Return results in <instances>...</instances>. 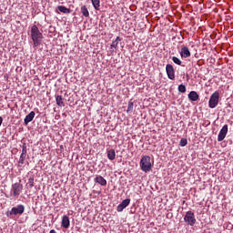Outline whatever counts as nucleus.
Wrapping results in <instances>:
<instances>
[{"label":"nucleus","mask_w":233,"mask_h":233,"mask_svg":"<svg viewBox=\"0 0 233 233\" xmlns=\"http://www.w3.org/2000/svg\"><path fill=\"white\" fill-rule=\"evenodd\" d=\"M31 39L33 40L34 46H39L41 41H43V33H40L37 25L31 27Z\"/></svg>","instance_id":"nucleus-1"},{"label":"nucleus","mask_w":233,"mask_h":233,"mask_svg":"<svg viewBox=\"0 0 233 233\" xmlns=\"http://www.w3.org/2000/svg\"><path fill=\"white\" fill-rule=\"evenodd\" d=\"M140 168L143 172H150L152 170V158L150 156H143L140 160Z\"/></svg>","instance_id":"nucleus-2"},{"label":"nucleus","mask_w":233,"mask_h":233,"mask_svg":"<svg viewBox=\"0 0 233 233\" xmlns=\"http://www.w3.org/2000/svg\"><path fill=\"white\" fill-rule=\"evenodd\" d=\"M21 192H23V184H20V182H16L11 187L10 198L17 199V198L21 196Z\"/></svg>","instance_id":"nucleus-3"},{"label":"nucleus","mask_w":233,"mask_h":233,"mask_svg":"<svg viewBox=\"0 0 233 233\" xmlns=\"http://www.w3.org/2000/svg\"><path fill=\"white\" fill-rule=\"evenodd\" d=\"M25 213V206L24 205H18L16 207L12 208L11 210L6 212L7 218H12V216H21Z\"/></svg>","instance_id":"nucleus-4"},{"label":"nucleus","mask_w":233,"mask_h":233,"mask_svg":"<svg viewBox=\"0 0 233 233\" xmlns=\"http://www.w3.org/2000/svg\"><path fill=\"white\" fill-rule=\"evenodd\" d=\"M218 104H219V92L216 91L211 95L209 98L208 106L209 108H216V106H218Z\"/></svg>","instance_id":"nucleus-5"},{"label":"nucleus","mask_w":233,"mask_h":233,"mask_svg":"<svg viewBox=\"0 0 233 233\" xmlns=\"http://www.w3.org/2000/svg\"><path fill=\"white\" fill-rule=\"evenodd\" d=\"M184 221L187 225L194 227V225H196V215H194V212L187 211L184 217Z\"/></svg>","instance_id":"nucleus-6"},{"label":"nucleus","mask_w":233,"mask_h":233,"mask_svg":"<svg viewBox=\"0 0 233 233\" xmlns=\"http://www.w3.org/2000/svg\"><path fill=\"white\" fill-rule=\"evenodd\" d=\"M166 72L167 74L168 79H171V80L176 79V71L174 70V66L167 64L166 66Z\"/></svg>","instance_id":"nucleus-7"},{"label":"nucleus","mask_w":233,"mask_h":233,"mask_svg":"<svg viewBox=\"0 0 233 233\" xmlns=\"http://www.w3.org/2000/svg\"><path fill=\"white\" fill-rule=\"evenodd\" d=\"M228 132V126L224 125L218 133V141H223V139H225V137H227Z\"/></svg>","instance_id":"nucleus-8"},{"label":"nucleus","mask_w":233,"mask_h":233,"mask_svg":"<svg viewBox=\"0 0 233 233\" xmlns=\"http://www.w3.org/2000/svg\"><path fill=\"white\" fill-rule=\"evenodd\" d=\"M190 56H191L190 49H188L187 46H182L180 50V56L182 57V59H188Z\"/></svg>","instance_id":"nucleus-9"},{"label":"nucleus","mask_w":233,"mask_h":233,"mask_svg":"<svg viewBox=\"0 0 233 233\" xmlns=\"http://www.w3.org/2000/svg\"><path fill=\"white\" fill-rule=\"evenodd\" d=\"M130 205V198L123 200L116 208L117 212H123Z\"/></svg>","instance_id":"nucleus-10"},{"label":"nucleus","mask_w":233,"mask_h":233,"mask_svg":"<svg viewBox=\"0 0 233 233\" xmlns=\"http://www.w3.org/2000/svg\"><path fill=\"white\" fill-rule=\"evenodd\" d=\"M95 183H98L101 187H106V179L102 176H96L94 179Z\"/></svg>","instance_id":"nucleus-11"},{"label":"nucleus","mask_w":233,"mask_h":233,"mask_svg":"<svg viewBox=\"0 0 233 233\" xmlns=\"http://www.w3.org/2000/svg\"><path fill=\"white\" fill-rule=\"evenodd\" d=\"M34 117H35V112L31 111L28 115H26L24 123L25 125H28L31 121H34Z\"/></svg>","instance_id":"nucleus-12"},{"label":"nucleus","mask_w":233,"mask_h":233,"mask_svg":"<svg viewBox=\"0 0 233 233\" xmlns=\"http://www.w3.org/2000/svg\"><path fill=\"white\" fill-rule=\"evenodd\" d=\"M62 227L64 228H70V218H68V216H64L62 218Z\"/></svg>","instance_id":"nucleus-13"},{"label":"nucleus","mask_w":233,"mask_h":233,"mask_svg":"<svg viewBox=\"0 0 233 233\" xmlns=\"http://www.w3.org/2000/svg\"><path fill=\"white\" fill-rule=\"evenodd\" d=\"M187 96L190 101H198L199 99V95L196 91H191Z\"/></svg>","instance_id":"nucleus-14"},{"label":"nucleus","mask_w":233,"mask_h":233,"mask_svg":"<svg viewBox=\"0 0 233 233\" xmlns=\"http://www.w3.org/2000/svg\"><path fill=\"white\" fill-rule=\"evenodd\" d=\"M56 101L57 106H65V102H63V96L57 95L56 96Z\"/></svg>","instance_id":"nucleus-15"},{"label":"nucleus","mask_w":233,"mask_h":233,"mask_svg":"<svg viewBox=\"0 0 233 233\" xmlns=\"http://www.w3.org/2000/svg\"><path fill=\"white\" fill-rule=\"evenodd\" d=\"M107 157L110 161H114L116 159V150L111 149L107 151Z\"/></svg>","instance_id":"nucleus-16"},{"label":"nucleus","mask_w":233,"mask_h":233,"mask_svg":"<svg viewBox=\"0 0 233 233\" xmlns=\"http://www.w3.org/2000/svg\"><path fill=\"white\" fill-rule=\"evenodd\" d=\"M57 8H58L59 12H62V14H70L72 12V10L65 7L64 5H59Z\"/></svg>","instance_id":"nucleus-17"},{"label":"nucleus","mask_w":233,"mask_h":233,"mask_svg":"<svg viewBox=\"0 0 233 233\" xmlns=\"http://www.w3.org/2000/svg\"><path fill=\"white\" fill-rule=\"evenodd\" d=\"M81 13L83 14L84 17H89L90 13L88 12V8H86V5H83L81 7Z\"/></svg>","instance_id":"nucleus-18"},{"label":"nucleus","mask_w":233,"mask_h":233,"mask_svg":"<svg viewBox=\"0 0 233 233\" xmlns=\"http://www.w3.org/2000/svg\"><path fill=\"white\" fill-rule=\"evenodd\" d=\"M91 3L95 10H99V6H101V0H91Z\"/></svg>","instance_id":"nucleus-19"},{"label":"nucleus","mask_w":233,"mask_h":233,"mask_svg":"<svg viewBox=\"0 0 233 233\" xmlns=\"http://www.w3.org/2000/svg\"><path fill=\"white\" fill-rule=\"evenodd\" d=\"M119 41H121V37L117 36L115 41L111 44V48H117V46L119 45Z\"/></svg>","instance_id":"nucleus-20"},{"label":"nucleus","mask_w":233,"mask_h":233,"mask_svg":"<svg viewBox=\"0 0 233 233\" xmlns=\"http://www.w3.org/2000/svg\"><path fill=\"white\" fill-rule=\"evenodd\" d=\"M134 110V102H128L127 106V114H130Z\"/></svg>","instance_id":"nucleus-21"},{"label":"nucleus","mask_w":233,"mask_h":233,"mask_svg":"<svg viewBox=\"0 0 233 233\" xmlns=\"http://www.w3.org/2000/svg\"><path fill=\"white\" fill-rule=\"evenodd\" d=\"M178 92H180L181 94H185V92H187V86H185V85H183V84L179 85Z\"/></svg>","instance_id":"nucleus-22"},{"label":"nucleus","mask_w":233,"mask_h":233,"mask_svg":"<svg viewBox=\"0 0 233 233\" xmlns=\"http://www.w3.org/2000/svg\"><path fill=\"white\" fill-rule=\"evenodd\" d=\"M172 61L173 63H175V65H178V66H181V60L179 58H177V56H173L172 57Z\"/></svg>","instance_id":"nucleus-23"},{"label":"nucleus","mask_w":233,"mask_h":233,"mask_svg":"<svg viewBox=\"0 0 233 233\" xmlns=\"http://www.w3.org/2000/svg\"><path fill=\"white\" fill-rule=\"evenodd\" d=\"M188 144V140H187V138H181L180 140V147H187V145Z\"/></svg>","instance_id":"nucleus-24"},{"label":"nucleus","mask_w":233,"mask_h":233,"mask_svg":"<svg viewBox=\"0 0 233 233\" xmlns=\"http://www.w3.org/2000/svg\"><path fill=\"white\" fill-rule=\"evenodd\" d=\"M25 159H26V156L21 155L19 158V165H25Z\"/></svg>","instance_id":"nucleus-25"},{"label":"nucleus","mask_w":233,"mask_h":233,"mask_svg":"<svg viewBox=\"0 0 233 233\" xmlns=\"http://www.w3.org/2000/svg\"><path fill=\"white\" fill-rule=\"evenodd\" d=\"M27 185L30 187V188H32V187H34V177H30L28 179Z\"/></svg>","instance_id":"nucleus-26"},{"label":"nucleus","mask_w":233,"mask_h":233,"mask_svg":"<svg viewBox=\"0 0 233 233\" xmlns=\"http://www.w3.org/2000/svg\"><path fill=\"white\" fill-rule=\"evenodd\" d=\"M21 155L22 156H26V146L25 145H24L22 147V154Z\"/></svg>","instance_id":"nucleus-27"},{"label":"nucleus","mask_w":233,"mask_h":233,"mask_svg":"<svg viewBox=\"0 0 233 233\" xmlns=\"http://www.w3.org/2000/svg\"><path fill=\"white\" fill-rule=\"evenodd\" d=\"M3 125V116H0V127Z\"/></svg>","instance_id":"nucleus-28"},{"label":"nucleus","mask_w":233,"mask_h":233,"mask_svg":"<svg viewBox=\"0 0 233 233\" xmlns=\"http://www.w3.org/2000/svg\"><path fill=\"white\" fill-rule=\"evenodd\" d=\"M49 233H57L55 229H51Z\"/></svg>","instance_id":"nucleus-29"}]
</instances>
